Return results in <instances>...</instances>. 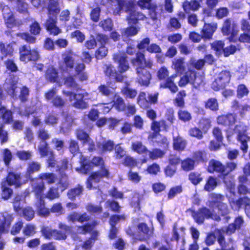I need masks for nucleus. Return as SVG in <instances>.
Here are the masks:
<instances>
[{
  "mask_svg": "<svg viewBox=\"0 0 250 250\" xmlns=\"http://www.w3.org/2000/svg\"><path fill=\"white\" fill-rule=\"evenodd\" d=\"M47 10L48 18L44 23L45 28L50 34L57 36L62 31L57 25L58 15L61 10L59 0H48Z\"/></svg>",
  "mask_w": 250,
  "mask_h": 250,
  "instance_id": "obj_1",
  "label": "nucleus"
},
{
  "mask_svg": "<svg viewBox=\"0 0 250 250\" xmlns=\"http://www.w3.org/2000/svg\"><path fill=\"white\" fill-rule=\"evenodd\" d=\"M188 210L191 212L192 218L198 224H203L205 219H212L218 222L221 220L219 215L215 213L213 210H211L206 207L200 208L198 210L191 208L188 209Z\"/></svg>",
  "mask_w": 250,
  "mask_h": 250,
  "instance_id": "obj_2",
  "label": "nucleus"
},
{
  "mask_svg": "<svg viewBox=\"0 0 250 250\" xmlns=\"http://www.w3.org/2000/svg\"><path fill=\"white\" fill-rule=\"evenodd\" d=\"M210 200L208 206L213 209H216L218 213L222 216H227L229 213V208L226 203L223 195L218 193H212L209 195Z\"/></svg>",
  "mask_w": 250,
  "mask_h": 250,
  "instance_id": "obj_3",
  "label": "nucleus"
},
{
  "mask_svg": "<svg viewBox=\"0 0 250 250\" xmlns=\"http://www.w3.org/2000/svg\"><path fill=\"white\" fill-rule=\"evenodd\" d=\"M136 228L135 242H147L153 237L154 228L152 224L148 225L146 222H140L137 224Z\"/></svg>",
  "mask_w": 250,
  "mask_h": 250,
  "instance_id": "obj_4",
  "label": "nucleus"
},
{
  "mask_svg": "<svg viewBox=\"0 0 250 250\" xmlns=\"http://www.w3.org/2000/svg\"><path fill=\"white\" fill-rule=\"evenodd\" d=\"M221 30L224 36L228 37L229 42H236L239 30L237 23L232 18H228L224 21Z\"/></svg>",
  "mask_w": 250,
  "mask_h": 250,
  "instance_id": "obj_5",
  "label": "nucleus"
},
{
  "mask_svg": "<svg viewBox=\"0 0 250 250\" xmlns=\"http://www.w3.org/2000/svg\"><path fill=\"white\" fill-rule=\"evenodd\" d=\"M19 60L24 63L36 62L40 58L39 52L36 49L31 48L29 44H25L19 48Z\"/></svg>",
  "mask_w": 250,
  "mask_h": 250,
  "instance_id": "obj_6",
  "label": "nucleus"
},
{
  "mask_svg": "<svg viewBox=\"0 0 250 250\" xmlns=\"http://www.w3.org/2000/svg\"><path fill=\"white\" fill-rule=\"evenodd\" d=\"M216 234V239L220 246L219 249L215 250H235V241L231 237L227 239L225 237V230L222 229H216L215 230Z\"/></svg>",
  "mask_w": 250,
  "mask_h": 250,
  "instance_id": "obj_7",
  "label": "nucleus"
},
{
  "mask_svg": "<svg viewBox=\"0 0 250 250\" xmlns=\"http://www.w3.org/2000/svg\"><path fill=\"white\" fill-rule=\"evenodd\" d=\"M247 125L243 124L235 125L233 128V132L236 134V139L241 144L240 148L244 153L247 152L249 147L248 142L250 138L247 135Z\"/></svg>",
  "mask_w": 250,
  "mask_h": 250,
  "instance_id": "obj_8",
  "label": "nucleus"
},
{
  "mask_svg": "<svg viewBox=\"0 0 250 250\" xmlns=\"http://www.w3.org/2000/svg\"><path fill=\"white\" fill-rule=\"evenodd\" d=\"M151 66V63L148 62L146 65L137 66L136 68L137 74L136 82L141 86L147 87L150 84L152 76L148 68L150 69Z\"/></svg>",
  "mask_w": 250,
  "mask_h": 250,
  "instance_id": "obj_9",
  "label": "nucleus"
},
{
  "mask_svg": "<svg viewBox=\"0 0 250 250\" xmlns=\"http://www.w3.org/2000/svg\"><path fill=\"white\" fill-rule=\"evenodd\" d=\"M2 15L4 23L8 28L12 29L14 27L21 26L23 22L21 20L16 19L10 7L6 5H4L1 9Z\"/></svg>",
  "mask_w": 250,
  "mask_h": 250,
  "instance_id": "obj_10",
  "label": "nucleus"
},
{
  "mask_svg": "<svg viewBox=\"0 0 250 250\" xmlns=\"http://www.w3.org/2000/svg\"><path fill=\"white\" fill-rule=\"evenodd\" d=\"M229 71L225 70L221 71L217 77L212 83L211 88L214 91H219L225 88L229 83L231 79Z\"/></svg>",
  "mask_w": 250,
  "mask_h": 250,
  "instance_id": "obj_11",
  "label": "nucleus"
},
{
  "mask_svg": "<svg viewBox=\"0 0 250 250\" xmlns=\"http://www.w3.org/2000/svg\"><path fill=\"white\" fill-rule=\"evenodd\" d=\"M75 66L73 52L69 51L62 54V61L59 63V68L62 73H70Z\"/></svg>",
  "mask_w": 250,
  "mask_h": 250,
  "instance_id": "obj_12",
  "label": "nucleus"
},
{
  "mask_svg": "<svg viewBox=\"0 0 250 250\" xmlns=\"http://www.w3.org/2000/svg\"><path fill=\"white\" fill-rule=\"evenodd\" d=\"M207 170L210 173H217L218 177L223 180L226 178L227 172L226 171V166L218 160L211 159L208 162Z\"/></svg>",
  "mask_w": 250,
  "mask_h": 250,
  "instance_id": "obj_13",
  "label": "nucleus"
},
{
  "mask_svg": "<svg viewBox=\"0 0 250 250\" xmlns=\"http://www.w3.org/2000/svg\"><path fill=\"white\" fill-rule=\"evenodd\" d=\"M109 172L108 169H103L101 171H97L91 173L86 181V188L91 190L93 188V183H99L104 177L108 178Z\"/></svg>",
  "mask_w": 250,
  "mask_h": 250,
  "instance_id": "obj_14",
  "label": "nucleus"
},
{
  "mask_svg": "<svg viewBox=\"0 0 250 250\" xmlns=\"http://www.w3.org/2000/svg\"><path fill=\"white\" fill-rule=\"evenodd\" d=\"M15 218L13 213L2 212L0 214V237L3 234L9 232L10 229Z\"/></svg>",
  "mask_w": 250,
  "mask_h": 250,
  "instance_id": "obj_15",
  "label": "nucleus"
},
{
  "mask_svg": "<svg viewBox=\"0 0 250 250\" xmlns=\"http://www.w3.org/2000/svg\"><path fill=\"white\" fill-rule=\"evenodd\" d=\"M116 4L113 9L114 16H120L123 12L127 13L132 8H134L135 4L133 1L126 0H115Z\"/></svg>",
  "mask_w": 250,
  "mask_h": 250,
  "instance_id": "obj_16",
  "label": "nucleus"
},
{
  "mask_svg": "<svg viewBox=\"0 0 250 250\" xmlns=\"http://www.w3.org/2000/svg\"><path fill=\"white\" fill-rule=\"evenodd\" d=\"M103 72L106 77L109 79L112 78L116 82L123 83L124 82L125 76L120 74L118 70H116L111 64H104L103 67Z\"/></svg>",
  "mask_w": 250,
  "mask_h": 250,
  "instance_id": "obj_17",
  "label": "nucleus"
},
{
  "mask_svg": "<svg viewBox=\"0 0 250 250\" xmlns=\"http://www.w3.org/2000/svg\"><path fill=\"white\" fill-rule=\"evenodd\" d=\"M127 56L126 54H115L113 55L114 62L118 64V69L120 74L124 73L129 68V63L127 60Z\"/></svg>",
  "mask_w": 250,
  "mask_h": 250,
  "instance_id": "obj_18",
  "label": "nucleus"
},
{
  "mask_svg": "<svg viewBox=\"0 0 250 250\" xmlns=\"http://www.w3.org/2000/svg\"><path fill=\"white\" fill-rule=\"evenodd\" d=\"M16 42L15 41H12L7 44H5L2 42H0V53H1V60H3L6 58H11L13 56L15 51V46Z\"/></svg>",
  "mask_w": 250,
  "mask_h": 250,
  "instance_id": "obj_19",
  "label": "nucleus"
},
{
  "mask_svg": "<svg viewBox=\"0 0 250 250\" xmlns=\"http://www.w3.org/2000/svg\"><path fill=\"white\" fill-rule=\"evenodd\" d=\"M212 133L216 141H211L209 147L210 150L216 151L220 147L221 144L223 140V136L221 129L219 127H214L212 129Z\"/></svg>",
  "mask_w": 250,
  "mask_h": 250,
  "instance_id": "obj_20",
  "label": "nucleus"
},
{
  "mask_svg": "<svg viewBox=\"0 0 250 250\" xmlns=\"http://www.w3.org/2000/svg\"><path fill=\"white\" fill-rule=\"evenodd\" d=\"M236 122V116L232 113H228L225 114L219 115L217 118L218 125L225 127H231Z\"/></svg>",
  "mask_w": 250,
  "mask_h": 250,
  "instance_id": "obj_21",
  "label": "nucleus"
},
{
  "mask_svg": "<svg viewBox=\"0 0 250 250\" xmlns=\"http://www.w3.org/2000/svg\"><path fill=\"white\" fill-rule=\"evenodd\" d=\"M5 181L8 186H13L16 188H19L22 185L21 173L9 171L6 175Z\"/></svg>",
  "mask_w": 250,
  "mask_h": 250,
  "instance_id": "obj_22",
  "label": "nucleus"
},
{
  "mask_svg": "<svg viewBox=\"0 0 250 250\" xmlns=\"http://www.w3.org/2000/svg\"><path fill=\"white\" fill-rule=\"evenodd\" d=\"M126 19L129 24H137L139 21H144L147 18L141 11H139L132 8L127 13Z\"/></svg>",
  "mask_w": 250,
  "mask_h": 250,
  "instance_id": "obj_23",
  "label": "nucleus"
},
{
  "mask_svg": "<svg viewBox=\"0 0 250 250\" xmlns=\"http://www.w3.org/2000/svg\"><path fill=\"white\" fill-rule=\"evenodd\" d=\"M80 167L75 168V170L81 174L87 175L93 168L90 160L86 156L81 155L80 157Z\"/></svg>",
  "mask_w": 250,
  "mask_h": 250,
  "instance_id": "obj_24",
  "label": "nucleus"
},
{
  "mask_svg": "<svg viewBox=\"0 0 250 250\" xmlns=\"http://www.w3.org/2000/svg\"><path fill=\"white\" fill-rule=\"evenodd\" d=\"M244 223V220L242 216H238L234 218L233 222L229 224L226 228V234L228 235H231L234 233L236 230L241 229Z\"/></svg>",
  "mask_w": 250,
  "mask_h": 250,
  "instance_id": "obj_25",
  "label": "nucleus"
},
{
  "mask_svg": "<svg viewBox=\"0 0 250 250\" xmlns=\"http://www.w3.org/2000/svg\"><path fill=\"white\" fill-rule=\"evenodd\" d=\"M41 168V164L35 161L29 162L26 166L24 172L25 177L30 180H33V175L34 173L38 172Z\"/></svg>",
  "mask_w": 250,
  "mask_h": 250,
  "instance_id": "obj_26",
  "label": "nucleus"
},
{
  "mask_svg": "<svg viewBox=\"0 0 250 250\" xmlns=\"http://www.w3.org/2000/svg\"><path fill=\"white\" fill-rule=\"evenodd\" d=\"M203 0H185L182 3V7L186 13L189 14L191 12L198 11L201 7L200 2Z\"/></svg>",
  "mask_w": 250,
  "mask_h": 250,
  "instance_id": "obj_27",
  "label": "nucleus"
},
{
  "mask_svg": "<svg viewBox=\"0 0 250 250\" xmlns=\"http://www.w3.org/2000/svg\"><path fill=\"white\" fill-rule=\"evenodd\" d=\"M217 28V23H205L201 31L204 40L212 39L214 32Z\"/></svg>",
  "mask_w": 250,
  "mask_h": 250,
  "instance_id": "obj_28",
  "label": "nucleus"
},
{
  "mask_svg": "<svg viewBox=\"0 0 250 250\" xmlns=\"http://www.w3.org/2000/svg\"><path fill=\"white\" fill-rule=\"evenodd\" d=\"M45 80L51 83H58L60 81V76L58 69L53 65L48 66L44 73Z\"/></svg>",
  "mask_w": 250,
  "mask_h": 250,
  "instance_id": "obj_29",
  "label": "nucleus"
},
{
  "mask_svg": "<svg viewBox=\"0 0 250 250\" xmlns=\"http://www.w3.org/2000/svg\"><path fill=\"white\" fill-rule=\"evenodd\" d=\"M177 76V74H174L167 77L164 82L160 83L159 87L163 89H168L171 93H176L178 90L177 86L174 83V79Z\"/></svg>",
  "mask_w": 250,
  "mask_h": 250,
  "instance_id": "obj_30",
  "label": "nucleus"
},
{
  "mask_svg": "<svg viewBox=\"0 0 250 250\" xmlns=\"http://www.w3.org/2000/svg\"><path fill=\"white\" fill-rule=\"evenodd\" d=\"M64 94L69 97V101H72L75 99V101L73 103V105L76 108L78 109H85L87 107V104L83 100V96L79 94V96H81L80 99H76L77 94L73 92L67 91L64 92Z\"/></svg>",
  "mask_w": 250,
  "mask_h": 250,
  "instance_id": "obj_31",
  "label": "nucleus"
},
{
  "mask_svg": "<svg viewBox=\"0 0 250 250\" xmlns=\"http://www.w3.org/2000/svg\"><path fill=\"white\" fill-rule=\"evenodd\" d=\"M219 2V0H205L206 6L203 8L202 13L206 17L212 16L213 12L218 5Z\"/></svg>",
  "mask_w": 250,
  "mask_h": 250,
  "instance_id": "obj_32",
  "label": "nucleus"
},
{
  "mask_svg": "<svg viewBox=\"0 0 250 250\" xmlns=\"http://www.w3.org/2000/svg\"><path fill=\"white\" fill-rule=\"evenodd\" d=\"M35 207L39 215L47 217L50 214L49 209L45 207V202L43 198L38 199L35 203Z\"/></svg>",
  "mask_w": 250,
  "mask_h": 250,
  "instance_id": "obj_33",
  "label": "nucleus"
},
{
  "mask_svg": "<svg viewBox=\"0 0 250 250\" xmlns=\"http://www.w3.org/2000/svg\"><path fill=\"white\" fill-rule=\"evenodd\" d=\"M112 82H108L106 84H101L98 87L99 93L103 96L109 97L114 93L116 87L110 86Z\"/></svg>",
  "mask_w": 250,
  "mask_h": 250,
  "instance_id": "obj_34",
  "label": "nucleus"
},
{
  "mask_svg": "<svg viewBox=\"0 0 250 250\" xmlns=\"http://www.w3.org/2000/svg\"><path fill=\"white\" fill-rule=\"evenodd\" d=\"M75 76H78L80 81H85L88 80L87 73L85 72V65L83 62L77 63L74 66Z\"/></svg>",
  "mask_w": 250,
  "mask_h": 250,
  "instance_id": "obj_35",
  "label": "nucleus"
},
{
  "mask_svg": "<svg viewBox=\"0 0 250 250\" xmlns=\"http://www.w3.org/2000/svg\"><path fill=\"white\" fill-rule=\"evenodd\" d=\"M14 76L11 77L9 82L7 83V86L6 87V91L7 93L14 98L16 97L17 95V89L18 81L14 80Z\"/></svg>",
  "mask_w": 250,
  "mask_h": 250,
  "instance_id": "obj_36",
  "label": "nucleus"
},
{
  "mask_svg": "<svg viewBox=\"0 0 250 250\" xmlns=\"http://www.w3.org/2000/svg\"><path fill=\"white\" fill-rule=\"evenodd\" d=\"M131 62L133 66H145L149 62H147L145 54L142 51H137L135 57L131 59Z\"/></svg>",
  "mask_w": 250,
  "mask_h": 250,
  "instance_id": "obj_37",
  "label": "nucleus"
},
{
  "mask_svg": "<svg viewBox=\"0 0 250 250\" xmlns=\"http://www.w3.org/2000/svg\"><path fill=\"white\" fill-rule=\"evenodd\" d=\"M172 66L177 74L182 75L186 70L185 58L180 57L172 61Z\"/></svg>",
  "mask_w": 250,
  "mask_h": 250,
  "instance_id": "obj_38",
  "label": "nucleus"
},
{
  "mask_svg": "<svg viewBox=\"0 0 250 250\" xmlns=\"http://www.w3.org/2000/svg\"><path fill=\"white\" fill-rule=\"evenodd\" d=\"M83 191V186L78 184L75 187L68 190L67 196L70 200L74 201L77 197L80 196Z\"/></svg>",
  "mask_w": 250,
  "mask_h": 250,
  "instance_id": "obj_39",
  "label": "nucleus"
},
{
  "mask_svg": "<svg viewBox=\"0 0 250 250\" xmlns=\"http://www.w3.org/2000/svg\"><path fill=\"white\" fill-rule=\"evenodd\" d=\"M187 146V141L179 136L173 137V147L174 150L182 152L184 151Z\"/></svg>",
  "mask_w": 250,
  "mask_h": 250,
  "instance_id": "obj_40",
  "label": "nucleus"
},
{
  "mask_svg": "<svg viewBox=\"0 0 250 250\" xmlns=\"http://www.w3.org/2000/svg\"><path fill=\"white\" fill-rule=\"evenodd\" d=\"M250 202V198L247 197H240L237 200H232L229 203L232 208H235L236 209H239L243 206L244 208L247 207V204Z\"/></svg>",
  "mask_w": 250,
  "mask_h": 250,
  "instance_id": "obj_41",
  "label": "nucleus"
},
{
  "mask_svg": "<svg viewBox=\"0 0 250 250\" xmlns=\"http://www.w3.org/2000/svg\"><path fill=\"white\" fill-rule=\"evenodd\" d=\"M204 107L213 112H216L219 110V106L218 100L216 98H209L204 102Z\"/></svg>",
  "mask_w": 250,
  "mask_h": 250,
  "instance_id": "obj_42",
  "label": "nucleus"
},
{
  "mask_svg": "<svg viewBox=\"0 0 250 250\" xmlns=\"http://www.w3.org/2000/svg\"><path fill=\"white\" fill-rule=\"evenodd\" d=\"M193 158L195 163H204L208 160V153L204 150H199L193 153Z\"/></svg>",
  "mask_w": 250,
  "mask_h": 250,
  "instance_id": "obj_43",
  "label": "nucleus"
},
{
  "mask_svg": "<svg viewBox=\"0 0 250 250\" xmlns=\"http://www.w3.org/2000/svg\"><path fill=\"white\" fill-rule=\"evenodd\" d=\"M113 106L118 111H125V104L124 99L117 94H115L113 100Z\"/></svg>",
  "mask_w": 250,
  "mask_h": 250,
  "instance_id": "obj_44",
  "label": "nucleus"
},
{
  "mask_svg": "<svg viewBox=\"0 0 250 250\" xmlns=\"http://www.w3.org/2000/svg\"><path fill=\"white\" fill-rule=\"evenodd\" d=\"M186 96V91L184 90L180 91L174 99L173 103L176 107L182 109L185 106L184 98Z\"/></svg>",
  "mask_w": 250,
  "mask_h": 250,
  "instance_id": "obj_45",
  "label": "nucleus"
},
{
  "mask_svg": "<svg viewBox=\"0 0 250 250\" xmlns=\"http://www.w3.org/2000/svg\"><path fill=\"white\" fill-rule=\"evenodd\" d=\"M181 168L185 171L188 172L193 170L195 167V162L193 159L187 158L181 162Z\"/></svg>",
  "mask_w": 250,
  "mask_h": 250,
  "instance_id": "obj_46",
  "label": "nucleus"
},
{
  "mask_svg": "<svg viewBox=\"0 0 250 250\" xmlns=\"http://www.w3.org/2000/svg\"><path fill=\"white\" fill-rule=\"evenodd\" d=\"M177 116L179 120L184 123L189 122L192 118L191 114L188 111L183 109L178 110Z\"/></svg>",
  "mask_w": 250,
  "mask_h": 250,
  "instance_id": "obj_47",
  "label": "nucleus"
},
{
  "mask_svg": "<svg viewBox=\"0 0 250 250\" xmlns=\"http://www.w3.org/2000/svg\"><path fill=\"white\" fill-rule=\"evenodd\" d=\"M217 186V181L216 177L212 176L208 177L204 187V190L210 192L213 190Z\"/></svg>",
  "mask_w": 250,
  "mask_h": 250,
  "instance_id": "obj_48",
  "label": "nucleus"
},
{
  "mask_svg": "<svg viewBox=\"0 0 250 250\" xmlns=\"http://www.w3.org/2000/svg\"><path fill=\"white\" fill-rule=\"evenodd\" d=\"M132 149L139 154H147L148 149L141 141L132 143Z\"/></svg>",
  "mask_w": 250,
  "mask_h": 250,
  "instance_id": "obj_49",
  "label": "nucleus"
},
{
  "mask_svg": "<svg viewBox=\"0 0 250 250\" xmlns=\"http://www.w3.org/2000/svg\"><path fill=\"white\" fill-rule=\"evenodd\" d=\"M59 118L57 114L53 111L46 114L44 122L47 125H54L58 122Z\"/></svg>",
  "mask_w": 250,
  "mask_h": 250,
  "instance_id": "obj_50",
  "label": "nucleus"
},
{
  "mask_svg": "<svg viewBox=\"0 0 250 250\" xmlns=\"http://www.w3.org/2000/svg\"><path fill=\"white\" fill-rule=\"evenodd\" d=\"M4 64L10 73H15L19 70L18 66L13 59H7L4 62Z\"/></svg>",
  "mask_w": 250,
  "mask_h": 250,
  "instance_id": "obj_51",
  "label": "nucleus"
},
{
  "mask_svg": "<svg viewBox=\"0 0 250 250\" xmlns=\"http://www.w3.org/2000/svg\"><path fill=\"white\" fill-rule=\"evenodd\" d=\"M137 103L143 109H147L150 106L149 102L146 99V93L145 92H140L137 98Z\"/></svg>",
  "mask_w": 250,
  "mask_h": 250,
  "instance_id": "obj_52",
  "label": "nucleus"
},
{
  "mask_svg": "<svg viewBox=\"0 0 250 250\" xmlns=\"http://www.w3.org/2000/svg\"><path fill=\"white\" fill-rule=\"evenodd\" d=\"M188 179L190 183L194 186H197L203 180L201 173L196 171L190 172L188 176Z\"/></svg>",
  "mask_w": 250,
  "mask_h": 250,
  "instance_id": "obj_53",
  "label": "nucleus"
},
{
  "mask_svg": "<svg viewBox=\"0 0 250 250\" xmlns=\"http://www.w3.org/2000/svg\"><path fill=\"white\" fill-rule=\"evenodd\" d=\"M149 158L150 160H155L163 158L166 154V152L160 148H153L147 152Z\"/></svg>",
  "mask_w": 250,
  "mask_h": 250,
  "instance_id": "obj_54",
  "label": "nucleus"
},
{
  "mask_svg": "<svg viewBox=\"0 0 250 250\" xmlns=\"http://www.w3.org/2000/svg\"><path fill=\"white\" fill-rule=\"evenodd\" d=\"M45 188L44 183L41 182L37 183L33 188V192L35 196L39 199V198H43V192Z\"/></svg>",
  "mask_w": 250,
  "mask_h": 250,
  "instance_id": "obj_55",
  "label": "nucleus"
},
{
  "mask_svg": "<svg viewBox=\"0 0 250 250\" xmlns=\"http://www.w3.org/2000/svg\"><path fill=\"white\" fill-rule=\"evenodd\" d=\"M122 164L130 169L137 166L138 162L136 159L130 155H126L123 159Z\"/></svg>",
  "mask_w": 250,
  "mask_h": 250,
  "instance_id": "obj_56",
  "label": "nucleus"
},
{
  "mask_svg": "<svg viewBox=\"0 0 250 250\" xmlns=\"http://www.w3.org/2000/svg\"><path fill=\"white\" fill-rule=\"evenodd\" d=\"M131 24L125 29L122 33V36L129 37L136 36L140 31V27H136Z\"/></svg>",
  "mask_w": 250,
  "mask_h": 250,
  "instance_id": "obj_57",
  "label": "nucleus"
},
{
  "mask_svg": "<svg viewBox=\"0 0 250 250\" xmlns=\"http://www.w3.org/2000/svg\"><path fill=\"white\" fill-rule=\"evenodd\" d=\"M21 216L26 221H30L34 218L35 216V211L32 207L27 206L22 209Z\"/></svg>",
  "mask_w": 250,
  "mask_h": 250,
  "instance_id": "obj_58",
  "label": "nucleus"
},
{
  "mask_svg": "<svg viewBox=\"0 0 250 250\" xmlns=\"http://www.w3.org/2000/svg\"><path fill=\"white\" fill-rule=\"evenodd\" d=\"M1 196L4 200H8L10 198L13 193V189L7 187L5 184H2L0 186Z\"/></svg>",
  "mask_w": 250,
  "mask_h": 250,
  "instance_id": "obj_59",
  "label": "nucleus"
},
{
  "mask_svg": "<svg viewBox=\"0 0 250 250\" xmlns=\"http://www.w3.org/2000/svg\"><path fill=\"white\" fill-rule=\"evenodd\" d=\"M74 75H69L64 79V84L68 88L77 89L79 87V85L77 83Z\"/></svg>",
  "mask_w": 250,
  "mask_h": 250,
  "instance_id": "obj_60",
  "label": "nucleus"
},
{
  "mask_svg": "<svg viewBox=\"0 0 250 250\" xmlns=\"http://www.w3.org/2000/svg\"><path fill=\"white\" fill-rule=\"evenodd\" d=\"M249 90L244 84H239L236 89V96L238 99H242L247 97L249 94Z\"/></svg>",
  "mask_w": 250,
  "mask_h": 250,
  "instance_id": "obj_61",
  "label": "nucleus"
},
{
  "mask_svg": "<svg viewBox=\"0 0 250 250\" xmlns=\"http://www.w3.org/2000/svg\"><path fill=\"white\" fill-rule=\"evenodd\" d=\"M23 227V222L21 220L16 221L10 229L9 232L12 235L19 234Z\"/></svg>",
  "mask_w": 250,
  "mask_h": 250,
  "instance_id": "obj_62",
  "label": "nucleus"
},
{
  "mask_svg": "<svg viewBox=\"0 0 250 250\" xmlns=\"http://www.w3.org/2000/svg\"><path fill=\"white\" fill-rule=\"evenodd\" d=\"M17 36L25 41L28 44H34L36 42L35 36L32 35L30 33L24 32L17 34Z\"/></svg>",
  "mask_w": 250,
  "mask_h": 250,
  "instance_id": "obj_63",
  "label": "nucleus"
},
{
  "mask_svg": "<svg viewBox=\"0 0 250 250\" xmlns=\"http://www.w3.org/2000/svg\"><path fill=\"white\" fill-rule=\"evenodd\" d=\"M121 92L125 98L131 99L135 98L137 94L136 89L129 88L127 86L123 87Z\"/></svg>",
  "mask_w": 250,
  "mask_h": 250,
  "instance_id": "obj_64",
  "label": "nucleus"
}]
</instances>
